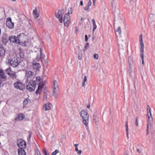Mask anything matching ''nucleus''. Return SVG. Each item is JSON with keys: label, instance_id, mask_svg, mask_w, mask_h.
Wrapping results in <instances>:
<instances>
[{"label": "nucleus", "instance_id": "51", "mask_svg": "<svg viewBox=\"0 0 155 155\" xmlns=\"http://www.w3.org/2000/svg\"><path fill=\"white\" fill-rule=\"evenodd\" d=\"M93 3L94 5H95V3L96 2V0H93Z\"/></svg>", "mask_w": 155, "mask_h": 155}, {"label": "nucleus", "instance_id": "49", "mask_svg": "<svg viewBox=\"0 0 155 155\" xmlns=\"http://www.w3.org/2000/svg\"><path fill=\"white\" fill-rule=\"evenodd\" d=\"M82 152V151L80 150L78 151L77 154L79 155H80L81 154Z\"/></svg>", "mask_w": 155, "mask_h": 155}, {"label": "nucleus", "instance_id": "23", "mask_svg": "<svg viewBox=\"0 0 155 155\" xmlns=\"http://www.w3.org/2000/svg\"><path fill=\"white\" fill-rule=\"evenodd\" d=\"M24 116H25L23 114H19L16 119L17 120H21L23 119Z\"/></svg>", "mask_w": 155, "mask_h": 155}, {"label": "nucleus", "instance_id": "15", "mask_svg": "<svg viewBox=\"0 0 155 155\" xmlns=\"http://www.w3.org/2000/svg\"><path fill=\"white\" fill-rule=\"evenodd\" d=\"M52 107L51 104L49 103L45 104L44 106V109L45 110H48L51 109Z\"/></svg>", "mask_w": 155, "mask_h": 155}, {"label": "nucleus", "instance_id": "26", "mask_svg": "<svg viewBox=\"0 0 155 155\" xmlns=\"http://www.w3.org/2000/svg\"><path fill=\"white\" fill-rule=\"evenodd\" d=\"M93 119L94 121V123L95 125H97L98 124V118L96 115L93 116Z\"/></svg>", "mask_w": 155, "mask_h": 155}, {"label": "nucleus", "instance_id": "24", "mask_svg": "<svg viewBox=\"0 0 155 155\" xmlns=\"http://www.w3.org/2000/svg\"><path fill=\"white\" fill-rule=\"evenodd\" d=\"M147 114L148 116V122L150 123V125L152 124V116H150V112L147 111Z\"/></svg>", "mask_w": 155, "mask_h": 155}, {"label": "nucleus", "instance_id": "10", "mask_svg": "<svg viewBox=\"0 0 155 155\" xmlns=\"http://www.w3.org/2000/svg\"><path fill=\"white\" fill-rule=\"evenodd\" d=\"M6 25L9 29L12 28L14 26V23L12 22L11 18H7Z\"/></svg>", "mask_w": 155, "mask_h": 155}, {"label": "nucleus", "instance_id": "47", "mask_svg": "<svg viewBox=\"0 0 155 155\" xmlns=\"http://www.w3.org/2000/svg\"><path fill=\"white\" fill-rule=\"evenodd\" d=\"M85 41H88V38H87V35H85Z\"/></svg>", "mask_w": 155, "mask_h": 155}, {"label": "nucleus", "instance_id": "46", "mask_svg": "<svg viewBox=\"0 0 155 155\" xmlns=\"http://www.w3.org/2000/svg\"><path fill=\"white\" fill-rule=\"evenodd\" d=\"M84 9L85 11H88L89 9V7L87 6L84 7Z\"/></svg>", "mask_w": 155, "mask_h": 155}, {"label": "nucleus", "instance_id": "53", "mask_svg": "<svg viewBox=\"0 0 155 155\" xmlns=\"http://www.w3.org/2000/svg\"><path fill=\"white\" fill-rule=\"evenodd\" d=\"M90 107V104L87 105V107L88 108H89Z\"/></svg>", "mask_w": 155, "mask_h": 155}, {"label": "nucleus", "instance_id": "2", "mask_svg": "<svg viewBox=\"0 0 155 155\" xmlns=\"http://www.w3.org/2000/svg\"><path fill=\"white\" fill-rule=\"evenodd\" d=\"M80 114L83 118V124L85 126L88 133L90 134V129L88 126L89 115L87 113L85 110H82L81 111Z\"/></svg>", "mask_w": 155, "mask_h": 155}, {"label": "nucleus", "instance_id": "58", "mask_svg": "<svg viewBox=\"0 0 155 155\" xmlns=\"http://www.w3.org/2000/svg\"><path fill=\"white\" fill-rule=\"evenodd\" d=\"M132 70H130V74H131V73H132Z\"/></svg>", "mask_w": 155, "mask_h": 155}, {"label": "nucleus", "instance_id": "54", "mask_svg": "<svg viewBox=\"0 0 155 155\" xmlns=\"http://www.w3.org/2000/svg\"><path fill=\"white\" fill-rule=\"evenodd\" d=\"M75 150L76 152H78V148L77 147H75Z\"/></svg>", "mask_w": 155, "mask_h": 155}, {"label": "nucleus", "instance_id": "61", "mask_svg": "<svg viewBox=\"0 0 155 155\" xmlns=\"http://www.w3.org/2000/svg\"><path fill=\"white\" fill-rule=\"evenodd\" d=\"M12 0L13 1H15L16 0Z\"/></svg>", "mask_w": 155, "mask_h": 155}, {"label": "nucleus", "instance_id": "19", "mask_svg": "<svg viewBox=\"0 0 155 155\" xmlns=\"http://www.w3.org/2000/svg\"><path fill=\"white\" fill-rule=\"evenodd\" d=\"M32 64V67L34 69H38L40 67V64L39 63L33 61Z\"/></svg>", "mask_w": 155, "mask_h": 155}, {"label": "nucleus", "instance_id": "35", "mask_svg": "<svg viewBox=\"0 0 155 155\" xmlns=\"http://www.w3.org/2000/svg\"><path fill=\"white\" fill-rule=\"evenodd\" d=\"M8 41V40L5 38H3L2 39V42L3 45H6Z\"/></svg>", "mask_w": 155, "mask_h": 155}, {"label": "nucleus", "instance_id": "20", "mask_svg": "<svg viewBox=\"0 0 155 155\" xmlns=\"http://www.w3.org/2000/svg\"><path fill=\"white\" fill-rule=\"evenodd\" d=\"M5 51L2 45H0V56H3L5 54Z\"/></svg>", "mask_w": 155, "mask_h": 155}, {"label": "nucleus", "instance_id": "33", "mask_svg": "<svg viewBox=\"0 0 155 155\" xmlns=\"http://www.w3.org/2000/svg\"><path fill=\"white\" fill-rule=\"evenodd\" d=\"M6 72L8 75H9L12 72L11 68H9L7 69L6 70Z\"/></svg>", "mask_w": 155, "mask_h": 155}, {"label": "nucleus", "instance_id": "16", "mask_svg": "<svg viewBox=\"0 0 155 155\" xmlns=\"http://www.w3.org/2000/svg\"><path fill=\"white\" fill-rule=\"evenodd\" d=\"M44 86L43 84H40L38 86V89L35 92L36 94H41L42 91V89Z\"/></svg>", "mask_w": 155, "mask_h": 155}, {"label": "nucleus", "instance_id": "29", "mask_svg": "<svg viewBox=\"0 0 155 155\" xmlns=\"http://www.w3.org/2000/svg\"><path fill=\"white\" fill-rule=\"evenodd\" d=\"M29 101V99L27 98H26L25 100L23 101V107H24L25 106L28 104V101Z\"/></svg>", "mask_w": 155, "mask_h": 155}, {"label": "nucleus", "instance_id": "34", "mask_svg": "<svg viewBox=\"0 0 155 155\" xmlns=\"http://www.w3.org/2000/svg\"><path fill=\"white\" fill-rule=\"evenodd\" d=\"M89 43H87L85 45L84 47V49L83 50L84 51H85L89 48Z\"/></svg>", "mask_w": 155, "mask_h": 155}, {"label": "nucleus", "instance_id": "36", "mask_svg": "<svg viewBox=\"0 0 155 155\" xmlns=\"http://www.w3.org/2000/svg\"><path fill=\"white\" fill-rule=\"evenodd\" d=\"M127 4L129 5H131L133 4L132 0H125Z\"/></svg>", "mask_w": 155, "mask_h": 155}, {"label": "nucleus", "instance_id": "11", "mask_svg": "<svg viewBox=\"0 0 155 155\" xmlns=\"http://www.w3.org/2000/svg\"><path fill=\"white\" fill-rule=\"evenodd\" d=\"M27 84L26 88L27 90L30 91H32L34 90L35 86H34L32 82L30 81V83H28Z\"/></svg>", "mask_w": 155, "mask_h": 155}, {"label": "nucleus", "instance_id": "37", "mask_svg": "<svg viewBox=\"0 0 155 155\" xmlns=\"http://www.w3.org/2000/svg\"><path fill=\"white\" fill-rule=\"evenodd\" d=\"M147 111L149 112H150V116H151V113L150 112V106L147 105Z\"/></svg>", "mask_w": 155, "mask_h": 155}, {"label": "nucleus", "instance_id": "25", "mask_svg": "<svg viewBox=\"0 0 155 155\" xmlns=\"http://www.w3.org/2000/svg\"><path fill=\"white\" fill-rule=\"evenodd\" d=\"M121 29L120 27H118L116 31V35L117 36V35H121Z\"/></svg>", "mask_w": 155, "mask_h": 155}, {"label": "nucleus", "instance_id": "12", "mask_svg": "<svg viewBox=\"0 0 155 155\" xmlns=\"http://www.w3.org/2000/svg\"><path fill=\"white\" fill-rule=\"evenodd\" d=\"M18 145L20 149H24L26 147V143L25 142L22 140H20L18 142Z\"/></svg>", "mask_w": 155, "mask_h": 155}, {"label": "nucleus", "instance_id": "9", "mask_svg": "<svg viewBox=\"0 0 155 155\" xmlns=\"http://www.w3.org/2000/svg\"><path fill=\"white\" fill-rule=\"evenodd\" d=\"M70 17L68 14H66L64 15V21L65 26L68 27L70 23Z\"/></svg>", "mask_w": 155, "mask_h": 155}, {"label": "nucleus", "instance_id": "43", "mask_svg": "<svg viewBox=\"0 0 155 155\" xmlns=\"http://www.w3.org/2000/svg\"><path fill=\"white\" fill-rule=\"evenodd\" d=\"M35 155H41L39 150H37L36 151V152L35 154Z\"/></svg>", "mask_w": 155, "mask_h": 155}, {"label": "nucleus", "instance_id": "22", "mask_svg": "<svg viewBox=\"0 0 155 155\" xmlns=\"http://www.w3.org/2000/svg\"><path fill=\"white\" fill-rule=\"evenodd\" d=\"M18 152L19 155H26L24 149H19L18 150Z\"/></svg>", "mask_w": 155, "mask_h": 155}, {"label": "nucleus", "instance_id": "4", "mask_svg": "<svg viewBox=\"0 0 155 155\" xmlns=\"http://www.w3.org/2000/svg\"><path fill=\"white\" fill-rule=\"evenodd\" d=\"M14 87L21 91H23L25 88V85L20 81H18L14 84Z\"/></svg>", "mask_w": 155, "mask_h": 155}, {"label": "nucleus", "instance_id": "27", "mask_svg": "<svg viewBox=\"0 0 155 155\" xmlns=\"http://www.w3.org/2000/svg\"><path fill=\"white\" fill-rule=\"evenodd\" d=\"M9 75L11 78H12L13 80L16 79L17 77V76L16 74L14 72H12Z\"/></svg>", "mask_w": 155, "mask_h": 155}, {"label": "nucleus", "instance_id": "48", "mask_svg": "<svg viewBox=\"0 0 155 155\" xmlns=\"http://www.w3.org/2000/svg\"><path fill=\"white\" fill-rule=\"evenodd\" d=\"M91 1H90L88 2L87 4V6H88L89 7L90 6H91Z\"/></svg>", "mask_w": 155, "mask_h": 155}, {"label": "nucleus", "instance_id": "44", "mask_svg": "<svg viewBox=\"0 0 155 155\" xmlns=\"http://www.w3.org/2000/svg\"><path fill=\"white\" fill-rule=\"evenodd\" d=\"M78 59L79 60H81L82 58V56L81 54L79 53L78 54Z\"/></svg>", "mask_w": 155, "mask_h": 155}, {"label": "nucleus", "instance_id": "57", "mask_svg": "<svg viewBox=\"0 0 155 155\" xmlns=\"http://www.w3.org/2000/svg\"><path fill=\"white\" fill-rule=\"evenodd\" d=\"M71 13L72 12H71L70 11L68 12V14L69 15V14H71Z\"/></svg>", "mask_w": 155, "mask_h": 155}, {"label": "nucleus", "instance_id": "18", "mask_svg": "<svg viewBox=\"0 0 155 155\" xmlns=\"http://www.w3.org/2000/svg\"><path fill=\"white\" fill-rule=\"evenodd\" d=\"M113 2L112 3V10L113 11L115 12L116 11H118V9L117 8L116 6V3L114 2L115 0H112Z\"/></svg>", "mask_w": 155, "mask_h": 155}, {"label": "nucleus", "instance_id": "6", "mask_svg": "<svg viewBox=\"0 0 155 155\" xmlns=\"http://www.w3.org/2000/svg\"><path fill=\"white\" fill-rule=\"evenodd\" d=\"M41 78L40 77L33 78L32 80L31 81L33 84L36 87V84L39 85L40 84H43L44 86V84L43 83H41Z\"/></svg>", "mask_w": 155, "mask_h": 155}, {"label": "nucleus", "instance_id": "52", "mask_svg": "<svg viewBox=\"0 0 155 155\" xmlns=\"http://www.w3.org/2000/svg\"><path fill=\"white\" fill-rule=\"evenodd\" d=\"M31 137V135L30 134H29V137L28 138V140H29L30 139V138Z\"/></svg>", "mask_w": 155, "mask_h": 155}, {"label": "nucleus", "instance_id": "1", "mask_svg": "<svg viewBox=\"0 0 155 155\" xmlns=\"http://www.w3.org/2000/svg\"><path fill=\"white\" fill-rule=\"evenodd\" d=\"M27 36L23 33H21L18 35V37H16L14 35H11L9 37V40L11 43H26L27 42L25 40Z\"/></svg>", "mask_w": 155, "mask_h": 155}, {"label": "nucleus", "instance_id": "59", "mask_svg": "<svg viewBox=\"0 0 155 155\" xmlns=\"http://www.w3.org/2000/svg\"><path fill=\"white\" fill-rule=\"evenodd\" d=\"M129 67H130V68H131V64H130V65H129Z\"/></svg>", "mask_w": 155, "mask_h": 155}, {"label": "nucleus", "instance_id": "40", "mask_svg": "<svg viewBox=\"0 0 155 155\" xmlns=\"http://www.w3.org/2000/svg\"><path fill=\"white\" fill-rule=\"evenodd\" d=\"M149 124L150 125V123L149 122H148V123L147 124V135L149 133V131H148V129H149Z\"/></svg>", "mask_w": 155, "mask_h": 155}, {"label": "nucleus", "instance_id": "3", "mask_svg": "<svg viewBox=\"0 0 155 155\" xmlns=\"http://www.w3.org/2000/svg\"><path fill=\"white\" fill-rule=\"evenodd\" d=\"M53 91H52L53 96L56 98L58 97V93L59 90V87L58 82L57 81L54 80V81L53 86Z\"/></svg>", "mask_w": 155, "mask_h": 155}, {"label": "nucleus", "instance_id": "13", "mask_svg": "<svg viewBox=\"0 0 155 155\" xmlns=\"http://www.w3.org/2000/svg\"><path fill=\"white\" fill-rule=\"evenodd\" d=\"M40 55L39 56L38 55L37 57H36V58L34 59L33 61L35 62H36L37 61H38L41 58H43L44 57V55L42 54V51L41 49H40Z\"/></svg>", "mask_w": 155, "mask_h": 155}, {"label": "nucleus", "instance_id": "17", "mask_svg": "<svg viewBox=\"0 0 155 155\" xmlns=\"http://www.w3.org/2000/svg\"><path fill=\"white\" fill-rule=\"evenodd\" d=\"M140 50H144V44L143 42L142 35L141 34L140 35Z\"/></svg>", "mask_w": 155, "mask_h": 155}, {"label": "nucleus", "instance_id": "60", "mask_svg": "<svg viewBox=\"0 0 155 155\" xmlns=\"http://www.w3.org/2000/svg\"><path fill=\"white\" fill-rule=\"evenodd\" d=\"M83 20V18H81V21H82Z\"/></svg>", "mask_w": 155, "mask_h": 155}, {"label": "nucleus", "instance_id": "21", "mask_svg": "<svg viewBox=\"0 0 155 155\" xmlns=\"http://www.w3.org/2000/svg\"><path fill=\"white\" fill-rule=\"evenodd\" d=\"M33 13L34 17L35 18H37L39 17V14L38 13V10L36 8L33 10Z\"/></svg>", "mask_w": 155, "mask_h": 155}, {"label": "nucleus", "instance_id": "30", "mask_svg": "<svg viewBox=\"0 0 155 155\" xmlns=\"http://www.w3.org/2000/svg\"><path fill=\"white\" fill-rule=\"evenodd\" d=\"M92 22L93 24V32L94 31V30L97 28V26L96 24V22L94 19H93L92 20Z\"/></svg>", "mask_w": 155, "mask_h": 155}, {"label": "nucleus", "instance_id": "62", "mask_svg": "<svg viewBox=\"0 0 155 155\" xmlns=\"http://www.w3.org/2000/svg\"><path fill=\"white\" fill-rule=\"evenodd\" d=\"M89 37H90L91 35H89Z\"/></svg>", "mask_w": 155, "mask_h": 155}, {"label": "nucleus", "instance_id": "32", "mask_svg": "<svg viewBox=\"0 0 155 155\" xmlns=\"http://www.w3.org/2000/svg\"><path fill=\"white\" fill-rule=\"evenodd\" d=\"M126 135H127V138H128V127L127 125V122H126Z\"/></svg>", "mask_w": 155, "mask_h": 155}, {"label": "nucleus", "instance_id": "39", "mask_svg": "<svg viewBox=\"0 0 155 155\" xmlns=\"http://www.w3.org/2000/svg\"><path fill=\"white\" fill-rule=\"evenodd\" d=\"M59 153V150H55L54 152L52 153L51 155H56Z\"/></svg>", "mask_w": 155, "mask_h": 155}, {"label": "nucleus", "instance_id": "45", "mask_svg": "<svg viewBox=\"0 0 155 155\" xmlns=\"http://www.w3.org/2000/svg\"><path fill=\"white\" fill-rule=\"evenodd\" d=\"M135 124L136 126H138V117H137L136 119V121L135 123Z\"/></svg>", "mask_w": 155, "mask_h": 155}, {"label": "nucleus", "instance_id": "50", "mask_svg": "<svg viewBox=\"0 0 155 155\" xmlns=\"http://www.w3.org/2000/svg\"><path fill=\"white\" fill-rule=\"evenodd\" d=\"M20 57L22 58H23L24 57V56L23 54H22V53L20 54Z\"/></svg>", "mask_w": 155, "mask_h": 155}, {"label": "nucleus", "instance_id": "41", "mask_svg": "<svg viewBox=\"0 0 155 155\" xmlns=\"http://www.w3.org/2000/svg\"><path fill=\"white\" fill-rule=\"evenodd\" d=\"M94 58L96 60H97L98 58V54H95L94 55Z\"/></svg>", "mask_w": 155, "mask_h": 155}, {"label": "nucleus", "instance_id": "7", "mask_svg": "<svg viewBox=\"0 0 155 155\" xmlns=\"http://www.w3.org/2000/svg\"><path fill=\"white\" fill-rule=\"evenodd\" d=\"M63 14V13L62 11L60 10L56 11L55 14L56 17L59 18V21L61 23L62 22V16Z\"/></svg>", "mask_w": 155, "mask_h": 155}, {"label": "nucleus", "instance_id": "31", "mask_svg": "<svg viewBox=\"0 0 155 155\" xmlns=\"http://www.w3.org/2000/svg\"><path fill=\"white\" fill-rule=\"evenodd\" d=\"M143 50H140L141 53H140V57L142 59V64H144V61H143Z\"/></svg>", "mask_w": 155, "mask_h": 155}, {"label": "nucleus", "instance_id": "28", "mask_svg": "<svg viewBox=\"0 0 155 155\" xmlns=\"http://www.w3.org/2000/svg\"><path fill=\"white\" fill-rule=\"evenodd\" d=\"M87 77L86 76H85L84 77L83 81L82 84V87H84L86 84H87Z\"/></svg>", "mask_w": 155, "mask_h": 155}, {"label": "nucleus", "instance_id": "55", "mask_svg": "<svg viewBox=\"0 0 155 155\" xmlns=\"http://www.w3.org/2000/svg\"><path fill=\"white\" fill-rule=\"evenodd\" d=\"M80 4L81 5H82L83 4V2L82 1L80 2Z\"/></svg>", "mask_w": 155, "mask_h": 155}, {"label": "nucleus", "instance_id": "63", "mask_svg": "<svg viewBox=\"0 0 155 155\" xmlns=\"http://www.w3.org/2000/svg\"><path fill=\"white\" fill-rule=\"evenodd\" d=\"M0 45H1V44H0Z\"/></svg>", "mask_w": 155, "mask_h": 155}, {"label": "nucleus", "instance_id": "8", "mask_svg": "<svg viewBox=\"0 0 155 155\" xmlns=\"http://www.w3.org/2000/svg\"><path fill=\"white\" fill-rule=\"evenodd\" d=\"M10 61L11 65L14 68L17 67L19 63V62L16 57H14L12 58L10 60Z\"/></svg>", "mask_w": 155, "mask_h": 155}, {"label": "nucleus", "instance_id": "56", "mask_svg": "<svg viewBox=\"0 0 155 155\" xmlns=\"http://www.w3.org/2000/svg\"><path fill=\"white\" fill-rule=\"evenodd\" d=\"M78 144H74V146L75 147H77L78 146Z\"/></svg>", "mask_w": 155, "mask_h": 155}, {"label": "nucleus", "instance_id": "42", "mask_svg": "<svg viewBox=\"0 0 155 155\" xmlns=\"http://www.w3.org/2000/svg\"><path fill=\"white\" fill-rule=\"evenodd\" d=\"M142 148L141 147L140 148L137 149V152L138 153H141Z\"/></svg>", "mask_w": 155, "mask_h": 155}, {"label": "nucleus", "instance_id": "5", "mask_svg": "<svg viewBox=\"0 0 155 155\" xmlns=\"http://www.w3.org/2000/svg\"><path fill=\"white\" fill-rule=\"evenodd\" d=\"M25 78L27 79V84L28 83H30V81H31L33 78H35L34 73L31 71H27L25 73Z\"/></svg>", "mask_w": 155, "mask_h": 155}, {"label": "nucleus", "instance_id": "38", "mask_svg": "<svg viewBox=\"0 0 155 155\" xmlns=\"http://www.w3.org/2000/svg\"><path fill=\"white\" fill-rule=\"evenodd\" d=\"M47 98V95L46 91H44V100L46 99Z\"/></svg>", "mask_w": 155, "mask_h": 155}, {"label": "nucleus", "instance_id": "14", "mask_svg": "<svg viewBox=\"0 0 155 155\" xmlns=\"http://www.w3.org/2000/svg\"><path fill=\"white\" fill-rule=\"evenodd\" d=\"M0 77L1 80H2L1 79H2L3 80V81L5 80L7 78V76L2 69L0 70Z\"/></svg>", "mask_w": 155, "mask_h": 155}]
</instances>
